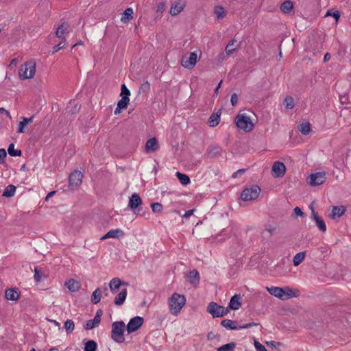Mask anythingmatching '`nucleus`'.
I'll list each match as a JSON object with an SVG mask.
<instances>
[{
	"mask_svg": "<svg viewBox=\"0 0 351 351\" xmlns=\"http://www.w3.org/2000/svg\"><path fill=\"white\" fill-rule=\"evenodd\" d=\"M202 51L196 49L194 51L185 52L180 60L181 66L187 70L193 69L196 65L198 60L202 58Z\"/></svg>",
	"mask_w": 351,
	"mask_h": 351,
	"instance_id": "1",
	"label": "nucleus"
},
{
	"mask_svg": "<svg viewBox=\"0 0 351 351\" xmlns=\"http://www.w3.org/2000/svg\"><path fill=\"white\" fill-rule=\"evenodd\" d=\"M168 303L171 313L173 315H177L184 306L186 298L184 295L173 293L169 298Z\"/></svg>",
	"mask_w": 351,
	"mask_h": 351,
	"instance_id": "2",
	"label": "nucleus"
},
{
	"mask_svg": "<svg viewBox=\"0 0 351 351\" xmlns=\"http://www.w3.org/2000/svg\"><path fill=\"white\" fill-rule=\"evenodd\" d=\"M234 121L237 128L245 132H251L254 128L251 117L246 113L238 114Z\"/></svg>",
	"mask_w": 351,
	"mask_h": 351,
	"instance_id": "3",
	"label": "nucleus"
},
{
	"mask_svg": "<svg viewBox=\"0 0 351 351\" xmlns=\"http://www.w3.org/2000/svg\"><path fill=\"white\" fill-rule=\"evenodd\" d=\"M36 73V62H26L21 65L19 70V77L21 80H29L34 77Z\"/></svg>",
	"mask_w": 351,
	"mask_h": 351,
	"instance_id": "4",
	"label": "nucleus"
},
{
	"mask_svg": "<svg viewBox=\"0 0 351 351\" xmlns=\"http://www.w3.org/2000/svg\"><path fill=\"white\" fill-rule=\"evenodd\" d=\"M125 323L123 321L114 322L112 324L111 338L117 343H123L125 341L124 329Z\"/></svg>",
	"mask_w": 351,
	"mask_h": 351,
	"instance_id": "5",
	"label": "nucleus"
},
{
	"mask_svg": "<svg viewBox=\"0 0 351 351\" xmlns=\"http://www.w3.org/2000/svg\"><path fill=\"white\" fill-rule=\"evenodd\" d=\"M261 193V188L257 185H253L250 188L245 189L241 194V198L243 201L255 200Z\"/></svg>",
	"mask_w": 351,
	"mask_h": 351,
	"instance_id": "6",
	"label": "nucleus"
},
{
	"mask_svg": "<svg viewBox=\"0 0 351 351\" xmlns=\"http://www.w3.org/2000/svg\"><path fill=\"white\" fill-rule=\"evenodd\" d=\"M207 311L212 315L213 317H220L228 314V309L217 304L216 302H211L207 306Z\"/></svg>",
	"mask_w": 351,
	"mask_h": 351,
	"instance_id": "7",
	"label": "nucleus"
},
{
	"mask_svg": "<svg viewBox=\"0 0 351 351\" xmlns=\"http://www.w3.org/2000/svg\"><path fill=\"white\" fill-rule=\"evenodd\" d=\"M326 173L325 171L311 173L307 178V182L311 186H320L326 181Z\"/></svg>",
	"mask_w": 351,
	"mask_h": 351,
	"instance_id": "8",
	"label": "nucleus"
},
{
	"mask_svg": "<svg viewBox=\"0 0 351 351\" xmlns=\"http://www.w3.org/2000/svg\"><path fill=\"white\" fill-rule=\"evenodd\" d=\"M83 174L80 171H74L69 177V186L71 189L77 188L82 182Z\"/></svg>",
	"mask_w": 351,
	"mask_h": 351,
	"instance_id": "9",
	"label": "nucleus"
},
{
	"mask_svg": "<svg viewBox=\"0 0 351 351\" xmlns=\"http://www.w3.org/2000/svg\"><path fill=\"white\" fill-rule=\"evenodd\" d=\"M143 318L140 316L132 317L127 324L126 330L128 333L136 331L143 324Z\"/></svg>",
	"mask_w": 351,
	"mask_h": 351,
	"instance_id": "10",
	"label": "nucleus"
},
{
	"mask_svg": "<svg viewBox=\"0 0 351 351\" xmlns=\"http://www.w3.org/2000/svg\"><path fill=\"white\" fill-rule=\"evenodd\" d=\"M272 176L275 178H282L286 173L285 164L280 161L274 162L271 167Z\"/></svg>",
	"mask_w": 351,
	"mask_h": 351,
	"instance_id": "11",
	"label": "nucleus"
},
{
	"mask_svg": "<svg viewBox=\"0 0 351 351\" xmlns=\"http://www.w3.org/2000/svg\"><path fill=\"white\" fill-rule=\"evenodd\" d=\"M103 311L101 309L97 310L96 314L93 319L88 320L84 324V328L86 330H91L95 327H97L101 322V317L102 315Z\"/></svg>",
	"mask_w": 351,
	"mask_h": 351,
	"instance_id": "12",
	"label": "nucleus"
},
{
	"mask_svg": "<svg viewBox=\"0 0 351 351\" xmlns=\"http://www.w3.org/2000/svg\"><path fill=\"white\" fill-rule=\"evenodd\" d=\"M299 295V291L295 290L293 291L289 287H285L281 288L280 294L279 295V299L282 300H287L288 299L295 298Z\"/></svg>",
	"mask_w": 351,
	"mask_h": 351,
	"instance_id": "13",
	"label": "nucleus"
},
{
	"mask_svg": "<svg viewBox=\"0 0 351 351\" xmlns=\"http://www.w3.org/2000/svg\"><path fill=\"white\" fill-rule=\"evenodd\" d=\"M20 292L14 288H8L5 290V298L8 301L17 302L20 298Z\"/></svg>",
	"mask_w": 351,
	"mask_h": 351,
	"instance_id": "14",
	"label": "nucleus"
},
{
	"mask_svg": "<svg viewBox=\"0 0 351 351\" xmlns=\"http://www.w3.org/2000/svg\"><path fill=\"white\" fill-rule=\"evenodd\" d=\"M185 5L184 0H178L173 3L169 12L172 16H176L184 10Z\"/></svg>",
	"mask_w": 351,
	"mask_h": 351,
	"instance_id": "15",
	"label": "nucleus"
},
{
	"mask_svg": "<svg viewBox=\"0 0 351 351\" xmlns=\"http://www.w3.org/2000/svg\"><path fill=\"white\" fill-rule=\"evenodd\" d=\"M142 204V199L138 193H133L129 198L128 207L132 210H136Z\"/></svg>",
	"mask_w": 351,
	"mask_h": 351,
	"instance_id": "16",
	"label": "nucleus"
},
{
	"mask_svg": "<svg viewBox=\"0 0 351 351\" xmlns=\"http://www.w3.org/2000/svg\"><path fill=\"white\" fill-rule=\"evenodd\" d=\"M64 286L71 292H77L81 288L80 282L73 278H70L64 282Z\"/></svg>",
	"mask_w": 351,
	"mask_h": 351,
	"instance_id": "17",
	"label": "nucleus"
},
{
	"mask_svg": "<svg viewBox=\"0 0 351 351\" xmlns=\"http://www.w3.org/2000/svg\"><path fill=\"white\" fill-rule=\"evenodd\" d=\"M130 102V98L128 97H121V99L118 101L117 107L114 110V114H119L121 110L127 108Z\"/></svg>",
	"mask_w": 351,
	"mask_h": 351,
	"instance_id": "18",
	"label": "nucleus"
},
{
	"mask_svg": "<svg viewBox=\"0 0 351 351\" xmlns=\"http://www.w3.org/2000/svg\"><path fill=\"white\" fill-rule=\"evenodd\" d=\"M158 147V141L155 137L148 139L145 143V149L147 153L156 152Z\"/></svg>",
	"mask_w": 351,
	"mask_h": 351,
	"instance_id": "19",
	"label": "nucleus"
},
{
	"mask_svg": "<svg viewBox=\"0 0 351 351\" xmlns=\"http://www.w3.org/2000/svg\"><path fill=\"white\" fill-rule=\"evenodd\" d=\"M312 217L314 219L318 228L322 232H325L326 231V226L325 224V222L324 221L322 218L319 216L318 213L315 210H313Z\"/></svg>",
	"mask_w": 351,
	"mask_h": 351,
	"instance_id": "20",
	"label": "nucleus"
},
{
	"mask_svg": "<svg viewBox=\"0 0 351 351\" xmlns=\"http://www.w3.org/2000/svg\"><path fill=\"white\" fill-rule=\"evenodd\" d=\"M124 235V232L121 229H113L109 230L105 235H104L101 240H105L109 238L117 239Z\"/></svg>",
	"mask_w": 351,
	"mask_h": 351,
	"instance_id": "21",
	"label": "nucleus"
},
{
	"mask_svg": "<svg viewBox=\"0 0 351 351\" xmlns=\"http://www.w3.org/2000/svg\"><path fill=\"white\" fill-rule=\"evenodd\" d=\"M21 121L18 124L17 132L19 134L24 133L25 132V127L33 121L34 116H32L29 118H26L25 117H21Z\"/></svg>",
	"mask_w": 351,
	"mask_h": 351,
	"instance_id": "22",
	"label": "nucleus"
},
{
	"mask_svg": "<svg viewBox=\"0 0 351 351\" xmlns=\"http://www.w3.org/2000/svg\"><path fill=\"white\" fill-rule=\"evenodd\" d=\"M241 306V296L240 295H234L229 302L228 307L232 310H238Z\"/></svg>",
	"mask_w": 351,
	"mask_h": 351,
	"instance_id": "23",
	"label": "nucleus"
},
{
	"mask_svg": "<svg viewBox=\"0 0 351 351\" xmlns=\"http://www.w3.org/2000/svg\"><path fill=\"white\" fill-rule=\"evenodd\" d=\"M69 25L64 22L56 29V36L59 38H64L65 36L69 33L68 28Z\"/></svg>",
	"mask_w": 351,
	"mask_h": 351,
	"instance_id": "24",
	"label": "nucleus"
},
{
	"mask_svg": "<svg viewBox=\"0 0 351 351\" xmlns=\"http://www.w3.org/2000/svg\"><path fill=\"white\" fill-rule=\"evenodd\" d=\"M124 282L119 278H112L109 282L110 290L112 293H114Z\"/></svg>",
	"mask_w": 351,
	"mask_h": 351,
	"instance_id": "25",
	"label": "nucleus"
},
{
	"mask_svg": "<svg viewBox=\"0 0 351 351\" xmlns=\"http://www.w3.org/2000/svg\"><path fill=\"white\" fill-rule=\"evenodd\" d=\"M189 282L193 285H197L199 282V275L196 269L190 271L187 275Z\"/></svg>",
	"mask_w": 351,
	"mask_h": 351,
	"instance_id": "26",
	"label": "nucleus"
},
{
	"mask_svg": "<svg viewBox=\"0 0 351 351\" xmlns=\"http://www.w3.org/2000/svg\"><path fill=\"white\" fill-rule=\"evenodd\" d=\"M345 212L346 208L344 206H334L332 209L331 213L330 214V217L332 219L339 217L343 215Z\"/></svg>",
	"mask_w": 351,
	"mask_h": 351,
	"instance_id": "27",
	"label": "nucleus"
},
{
	"mask_svg": "<svg viewBox=\"0 0 351 351\" xmlns=\"http://www.w3.org/2000/svg\"><path fill=\"white\" fill-rule=\"evenodd\" d=\"M128 291L126 289H123L114 298V304L117 306H121L123 304L126 299Z\"/></svg>",
	"mask_w": 351,
	"mask_h": 351,
	"instance_id": "28",
	"label": "nucleus"
},
{
	"mask_svg": "<svg viewBox=\"0 0 351 351\" xmlns=\"http://www.w3.org/2000/svg\"><path fill=\"white\" fill-rule=\"evenodd\" d=\"M237 50V47H234V45H226L225 49V53H221L219 56L220 60H225L228 56L231 55Z\"/></svg>",
	"mask_w": 351,
	"mask_h": 351,
	"instance_id": "29",
	"label": "nucleus"
},
{
	"mask_svg": "<svg viewBox=\"0 0 351 351\" xmlns=\"http://www.w3.org/2000/svg\"><path fill=\"white\" fill-rule=\"evenodd\" d=\"M293 3L291 1H284L280 5V10L284 14H289L293 10Z\"/></svg>",
	"mask_w": 351,
	"mask_h": 351,
	"instance_id": "30",
	"label": "nucleus"
},
{
	"mask_svg": "<svg viewBox=\"0 0 351 351\" xmlns=\"http://www.w3.org/2000/svg\"><path fill=\"white\" fill-rule=\"evenodd\" d=\"M298 128L303 135H307L311 131V125L308 121H303L299 124Z\"/></svg>",
	"mask_w": 351,
	"mask_h": 351,
	"instance_id": "31",
	"label": "nucleus"
},
{
	"mask_svg": "<svg viewBox=\"0 0 351 351\" xmlns=\"http://www.w3.org/2000/svg\"><path fill=\"white\" fill-rule=\"evenodd\" d=\"M221 325L226 328L228 330H237L239 329V326L238 327L234 324V322L229 319H226L221 321Z\"/></svg>",
	"mask_w": 351,
	"mask_h": 351,
	"instance_id": "32",
	"label": "nucleus"
},
{
	"mask_svg": "<svg viewBox=\"0 0 351 351\" xmlns=\"http://www.w3.org/2000/svg\"><path fill=\"white\" fill-rule=\"evenodd\" d=\"M220 121V113L212 114L208 119L209 125L212 128L217 126Z\"/></svg>",
	"mask_w": 351,
	"mask_h": 351,
	"instance_id": "33",
	"label": "nucleus"
},
{
	"mask_svg": "<svg viewBox=\"0 0 351 351\" xmlns=\"http://www.w3.org/2000/svg\"><path fill=\"white\" fill-rule=\"evenodd\" d=\"M15 192L16 186L13 184H10L5 188L2 196L5 197H11L14 196Z\"/></svg>",
	"mask_w": 351,
	"mask_h": 351,
	"instance_id": "34",
	"label": "nucleus"
},
{
	"mask_svg": "<svg viewBox=\"0 0 351 351\" xmlns=\"http://www.w3.org/2000/svg\"><path fill=\"white\" fill-rule=\"evenodd\" d=\"M101 298V292L99 288H97L91 295V302L94 304L99 303Z\"/></svg>",
	"mask_w": 351,
	"mask_h": 351,
	"instance_id": "35",
	"label": "nucleus"
},
{
	"mask_svg": "<svg viewBox=\"0 0 351 351\" xmlns=\"http://www.w3.org/2000/svg\"><path fill=\"white\" fill-rule=\"evenodd\" d=\"M306 256L305 252H300L297 253L293 258V263L294 266H298L304 259Z\"/></svg>",
	"mask_w": 351,
	"mask_h": 351,
	"instance_id": "36",
	"label": "nucleus"
},
{
	"mask_svg": "<svg viewBox=\"0 0 351 351\" xmlns=\"http://www.w3.org/2000/svg\"><path fill=\"white\" fill-rule=\"evenodd\" d=\"M133 10L131 8H128L125 10L121 16V21L126 23L130 19L132 18Z\"/></svg>",
	"mask_w": 351,
	"mask_h": 351,
	"instance_id": "37",
	"label": "nucleus"
},
{
	"mask_svg": "<svg viewBox=\"0 0 351 351\" xmlns=\"http://www.w3.org/2000/svg\"><path fill=\"white\" fill-rule=\"evenodd\" d=\"M176 176L178 178L180 182L182 185H184V186L187 185L190 182V178L186 174L182 173L178 171V172L176 173Z\"/></svg>",
	"mask_w": 351,
	"mask_h": 351,
	"instance_id": "38",
	"label": "nucleus"
},
{
	"mask_svg": "<svg viewBox=\"0 0 351 351\" xmlns=\"http://www.w3.org/2000/svg\"><path fill=\"white\" fill-rule=\"evenodd\" d=\"M8 152L10 156H21L22 154L21 150L15 149L13 143L10 144L8 148Z\"/></svg>",
	"mask_w": 351,
	"mask_h": 351,
	"instance_id": "39",
	"label": "nucleus"
},
{
	"mask_svg": "<svg viewBox=\"0 0 351 351\" xmlns=\"http://www.w3.org/2000/svg\"><path fill=\"white\" fill-rule=\"evenodd\" d=\"M285 108L287 110H291L293 108L295 104L293 99L291 96H287L284 99Z\"/></svg>",
	"mask_w": 351,
	"mask_h": 351,
	"instance_id": "40",
	"label": "nucleus"
},
{
	"mask_svg": "<svg viewBox=\"0 0 351 351\" xmlns=\"http://www.w3.org/2000/svg\"><path fill=\"white\" fill-rule=\"evenodd\" d=\"M266 289L271 295H274V297L279 298V295H280V291H281V287H267Z\"/></svg>",
	"mask_w": 351,
	"mask_h": 351,
	"instance_id": "41",
	"label": "nucleus"
},
{
	"mask_svg": "<svg viewBox=\"0 0 351 351\" xmlns=\"http://www.w3.org/2000/svg\"><path fill=\"white\" fill-rule=\"evenodd\" d=\"M214 13L217 19H223L226 16L225 10L221 5H217L215 8Z\"/></svg>",
	"mask_w": 351,
	"mask_h": 351,
	"instance_id": "42",
	"label": "nucleus"
},
{
	"mask_svg": "<svg viewBox=\"0 0 351 351\" xmlns=\"http://www.w3.org/2000/svg\"><path fill=\"white\" fill-rule=\"evenodd\" d=\"M236 347L234 342H231L223 345L217 348V351H233Z\"/></svg>",
	"mask_w": 351,
	"mask_h": 351,
	"instance_id": "43",
	"label": "nucleus"
},
{
	"mask_svg": "<svg viewBox=\"0 0 351 351\" xmlns=\"http://www.w3.org/2000/svg\"><path fill=\"white\" fill-rule=\"evenodd\" d=\"M64 328H65L67 333H71L75 328V323L71 319H67L64 324Z\"/></svg>",
	"mask_w": 351,
	"mask_h": 351,
	"instance_id": "44",
	"label": "nucleus"
},
{
	"mask_svg": "<svg viewBox=\"0 0 351 351\" xmlns=\"http://www.w3.org/2000/svg\"><path fill=\"white\" fill-rule=\"evenodd\" d=\"M84 351H95L97 343L93 340H89L84 344Z\"/></svg>",
	"mask_w": 351,
	"mask_h": 351,
	"instance_id": "45",
	"label": "nucleus"
},
{
	"mask_svg": "<svg viewBox=\"0 0 351 351\" xmlns=\"http://www.w3.org/2000/svg\"><path fill=\"white\" fill-rule=\"evenodd\" d=\"M150 89V84L148 81L145 82L141 84L139 88V93L146 94Z\"/></svg>",
	"mask_w": 351,
	"mask_h": 351,
	"instance_id": "46",
	"label": "nucleus"
},
{
	"mask_svg": "<svg viewBox=\"0 0 351 351\" xmlns=\"http://www.w3.org/2000/svg\"><path fill=\"white\" fill-rule=\"evenodd\" d=\"M130 95V90L128 88L125 84H122L121 87V97H128Z\"/></svg>",
	"mask_w": 351,
	"mask_h": 351,
	"instance_id": "47",
	"label": "nucleus"
},
{
	"mask_svg": "<svg viewBox=\"0 0 351 351\" xmlns=\"http://www.w3.org/2000/svg\"><path fill=\"white\" fill-rule=\"evenodd\" d=\"M152 210L154 213H160L162 210V206L160 203L156 202L151 204Z\"/></svg>",
	"mask_w": 351,
	"mask_h": 351,
	"instance_id": "48",
	"label": "nucleus"
},
{
	"mask_svg": "<svg viewBox=\"0 0 351 351\" xmlns=\"http://www.w3.org/2000/svg\"><path fill=\"white\" fill-rule=\"evenodd\" d=\"M265 343L268 346H269L270 348H275V349H278L280 347L282 346V343L276 342V341H266Z\"/></svg>",
	"mask_w": 351,
	"mask_h": 351,
	"instance_id": "49",
	"label": "nucleus"
},
{
	"mask_svg": "<svg viewBox=\"0 0 351 351\" xmlns=\"http://www.w3.org/2000/svg\"><path fill=\"white\" fill-rule=\"evenodd\" d=\"M254 345L256 351H267L265 347L256 340L254 341Z\"/></svg>",
	"mask_w": 351,
	"mask_h": 351,
	"instance_id": "50",
	"label": "nucleus"
},
{
	"mask_svg": "<svg viewBox=\"0 0 351 351\" xmlns=\"http://www.w3.org/2000/svg\"><path fill=\"white\" fill-rule=\"evenodd\" d=\"M333 16L336 21H337L340 18V12L339 11H335L331 12V10H328L326 16Z\"/></svg>",
	"mask_w": 351,
	"mask_h": 351,
	"instance_id": "51",
	"label": "nucleus"
},
{
	"mask_svg": "<svg viewBox=\"0 0 351 351\" xmlns=\"http://www.w3.org/2000/svg\"><path fill=\"white\" fill-rule=\"evenodd\" d=\"M319 40L317 41V43H324L327 40H326V34L322 32H319L317 33Z\"/></svg>",
	"mask_w": 351,
	"mask_h": 351,
	"instance_id": "52",
	"label": "nucleus"
},
{
	"mask_svg": "<svg viewBox=\"0 0 351 351\" xmlns=\"http://www.w3.org/2000/svg\"><path fill=\"white\" fill-rule=\"evenodd\" d=\"M165 2L160 3L157 6V13H162L165 11Z\"/></svg>",
	"mask_w": 351,
	"mask_h": 351,
	"instance_id": "53",
	"label": "nucleus"
},
{
	"mask_svg": "<svg viewBox=\"0 0 351 351\" xmlns=\"http://www.w3.org/2000/svg\"><path fill=\"white\" fill-rule=\"evenodd\" d=\"M237 101H238L237 95L236 93H233L231 95V98H230V102H231L232 106H236L237 104Z\"/></svg>",
	"mask_w": 351,
	"mask_h": 351,
	"instance_id": "54",
	"label": "nucleus"
},
{
	"mask_svg": "<svg viewBox=\"0 0 351 351\" xmlns=\"http://www.w3.org/2000/svg\"><path fill=\"white\" fill-rule=\"evenodd\" d=\"M7 154L5 149H0V164L4 162V158L6 157Z\"/></svg>",
	"mask_w": 351,
	"mask_h": 351,
	"instance_id": "55",
	"label": "nucleus"
},
{
	"mask_svg": "<svg viewBox=\"0 0 351 351\" xmlns=\"http://www.w3.org/2000/svg\"><path fill=\"white\" fill-rule=\"evenodd\" d=\"M293 212H294L295 215L297 217H303L304 216V213L302 212L301 208L299 207H295L293 209Z\"/></svg>",
	"mask_w": 351,
	"mask_h": 351,
	"instance_id": "56",
	"label": "nucleus"
},
{
	"mask_svg": "<svg viewBox=\"0 0 351 351\" xmlns=\"http://www.w3.org/2000/svg\"><path fill=\"white\" fill-rule=\"evenodd\" d=\"M258 323H255V322H250V323H248V324H246L245 325H243V326H239V329H243V328H249L250 327H252V326H258Z\"/></svg>",
	"mask_w": 351,
	"mask_h": 351,
	"instance_id": "57",
	"label": "nucleus"
},
{
	"mask_svg": "<svg viewBox=\"0 0 351 351\" xmlns=\"http://www.w3.org/2000/svg\"><path fill=\"white\" fill-rule=\"evenodd\" d=\"M0 113L5 114L10 119H12V116H11L10 113L7 110H5L4 108H2V107L0 108Z\"/></svg>",
	"mask_w": 351,
	"mask_h": 351,
	"instance_id": "58",
	"label": "nucleus"
},
{
	"mask_svg": "<svg viewBox=\"0 0 351 351\" xmlns=\"http://www.w3.org/2000/svg\"><path fill=\"white\" fill-rule=\"evenodd\" d=\"M194 209L187 210L183 215L184 218H188L193 214Z\"/></svg>",
	"mask_w": 351,
	"mask_h": 351,
	"instance_id": "59",
	"label": "nucleus"
},
{
	"mask_svg": "<svg viewBox=\"0 0 351 351\" xmlns=\"http://www.w3.org/2000/svg\"><path fill=\"white\" fill-rule=\"evenodd\" d=\"M63 48H64V45L62 47H60V45H55L51 51L52 53H54L58 51L59 50L62 49Z\"/></svg>",
	"mask_w": 351,
	"mask_h": 351,
	"instance_id": "60",
	"label": "nucleus"
},
{
	"mask_svg": "<svg viewBox=\"0 0 351 351\" xmlns=\"http://www.w3.org/2000/svg\"><path fill=\"white\" fill-rule=\"evenodd\" d=\"M207 337L209 340H212L216 337V335L213 332H210L208 334Z\"/></svg>",
	"mask_w": 351,
	"mask_h": 351,
	"instance_id": "61",
	"label": "nucleus"
},
{
	"mask_svg": "<svg viewBox=\"0 0 351 351\" xmlns=\"http://www.w3.org/2000/svg\"><path fill=\"white\" fill-rule=\"evenodd\" d=\"M56 193V191H51L49 192L47 196L45 197V200L46 201H48L49 197H51L52 195H53L54 194Z\"/></svg>",
	"mask_w": 351,
	"mask_h": 351,
	"instance_id": "62",
	"label": "nucleus"
},
{
	"mask_svg": "<svg viewBox=\"0 0 351 351\" xmlns=\"http://www.w3.org/2000/svg\"><path fill=\"white\" fill-rule=\"evenodd\" d=\"M330 58V55L329 53H326L325 55H324V62H328Z\"/></svg>",
	"mask_w": 351,
	"mask_h": 351,
	"instance_id": "63",
	"label": "nucleus"
},
{
	"mask_svg": "<svg viewBox=\"0 0 351 351\" xmlns=\"http://www.w3.org/2000/svg\"><path fill=\"white\" fill-rule=\"evenodd\" d=\"M236 36H237V34L235 35V36L234 37V38H232V40H229L228 44H234L235 43H237L238 40L236 38Z\"/></svg>",
	"mask_w": 351,
	"mask_h": 351,
	"instance_id": "64",
	"label": "nucleus"
}]
</instances>
